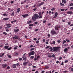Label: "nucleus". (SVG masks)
<instances>
[{
  "label": "nucleus",
  "mask_w": 73,
  "mask_h": 73,
  "mask_svg": "<svg viewBox=\"0 0 73 73\" xmlns=\"http://www.w3.org/2000/svg\"><path fill=\"white\" fill-rule=\"evenodd\" d=\"M39 15L37 14H35L34 16L32 17V19L33 21H35L36 20H37L38 19H39Z\"/></svg>",
  "instance_id": "f257e3e1"
},
{
  "label": "nucleus",
  "mask_w": 73,
  "mask_h": 73,
  "mask_svg": "<svg viewBox=\"0 0 73 73\" xmlns=\"http://www.w3.org/2000/svg\"><path fill=\"white\" fill-rule=\"evenodd\" d=\"M61 48L60 47H53V51L54 52H59L60 51V49Z\"/></svg>",
  "instance_id": "f03ea898"
},
{
  "label": "nucleus",
  "mask_w": 73,
  "mask_h": 73,
  "mask_svg": "<svg viewBox=\"0 0 73 73\" xmlns=\"http://www.w3.org/2000/svg\"><path fill=\"white\" fill-rule=\"evenodd\" d=\"M14 36H15L13 37V40H18L19 41H20V40H21V39L18 36H17L16 35H15Z\"/></svg>",
  "instance_id": "7ed1b4c3"
},
{
  "label": "nucleus",
  "mask_w": 73,
  "mask_h": 73,
  "mask_svg": "<svg viewBox=\"0 0 73 73\" xmlns=\"http://www.w3.org/2000/svg\"><path fill=\"white\" fill-rule=\"evenodd\" d=\"M54 28L55 30L58 31L59 28H60V25H56L55 26Z\"/></svg>",
  "instance_id": "20e7f679"
},
{
  "label": "nucleus",
  "mask_w": 73,
  "mask_h": 73,
  "mask_svg": "<svg viewBox=\"0 0 73 73\" xmlns=\"http://www.w3.org/2000/svg\"><path fill=\"white\" fill-rule=\"evenodd\" d=\"M6 26H7V27L5 28V29H7L8 28H11V24L9 23L7 24L6 25Z\"/></svg>",
  "instance_id": "39448f33"
},
{
  "label": "nucleus",
  "mask_w": 73,
  "mask_h": 73,
  "mask_svg": "<svg viewBox=\"0 0 73 73\" xmlns=\"http://www.w3.org/2000/svg\"><path fill=\"white\" fill-rule=\"evenodd\" d=\"M51 33L52 35H56V32L54 30H52L51 31Z\"/></svg>",
  "instance_id": "423d86ee"
},
{
  "label": "nucleus",
  "mask_w": 73,
  "mask_h": 73,
  "mask_svg": "<svg viewBox=\"0 0 73 73\" xmlns=\"http://www.w3.org/2000/svg\"><path fill=\"white\" fill-rule=\"evenodd\" d=\"M58 12H56L55 13L54 16V17H53V19H54V18H56L57 17V16H58Z\"/></svg>",
  "instance_id": "0eeeda50"
},
{
  "label": "nucleus",
  "mask_w": 73,
  "mask_h": 73,
  "mask_svg": "<svg viewBox=\"0 0 73 73\" xmlns=\"http://www.w3.org/2000/svg\"><path fill=\"white\" fill-rule=\"evenodd\" d=\"M35 54V52L32 51L29 54V56H31V55H34Z\"/></svg>",
  "instance_id": "6e6552de"
},
{
  "label": "nucleus",
  "mask_w": 73,
  "mask_h": 73,
  "mask_svg": "<svg viewBox=\"0 0 73 73\" xmlns=\"http://www.w3.org/2000/svg\"><path fill=\"white\" fill-rule=\"evenodd\" d=\"M39 16V19H42V15L41 14V11H40L38 13Z\"/></svg>",
  "instance_id": "1a4fd4ad"
},
{
  "label": "nucleus",
  "mask_w": 73,
  "mask_h": 73,
  "mask_svg": "<svg viewBox=\"0 0 73 73\" xmlns=\"http://www.w3.org/2000/svg\"><path fill=\"white\" fill-rule=\"evenodd\" d=\"M29 16V15L28 14H25V15H22L24 19L26 17H27Z\"/></svg>",
  "instance_id": "9d476101"
},
{
  "label": "nucleus",
  "mask_w": 73,
  "mask_h": 73,
  "mask_svg": "<svg viewBox=\"0 0 73 73\" xmlns=\"http://www.w3.org/2000/svg\"><path fill=\"white\" fill-rule=\"evenodd\" d=\"M19 30H20V29H14V32H15V33H17V32H19Z\"/></svg>",
  "instance_id": "9b49d317"
},
{
  "label": "nucleus",
  "mask_w": 73,
  "mask_h": 73,
  "mask_svg": "<svg viewBox=\"0 0 73 73\" xmlns=\"http://www.w3.org/2000/svg\"><path fill=\"white\" fill-rule=\"evenodd\" d=\"M1 66H3V68H6V67H7V64H2L1 65Z\"/></svg>",
  "instance_id": "f8f14e48"
},
{
  "label": "nucleus",
  "mask_w": 73,
  "mask_h": 73,
  "mask_svg": "<svg viewBox=\"0 0 73 73\" xmlns=\"http://www.w3.org/2000/svg\"><path fill=\"white\" fill-rule=\"evenodd\" d=\"M9 20V18H5L3 19V20L4 21H6L7 20Z\"/></svg>",
  "instance_id": "ddd939ff"
},
{
  "label": "nucleus",
  "mask_w": 73,
  "mask_h": 73,
  "mask_svg": "<svg viewBox=\"0 0 73 73\" xmlns=\"http://www.w3.org/2000/svg\"><path fill=\"white\" fill-rule=\"evenodd\" d=\"M72 13H73V12L70 11H68L67 12V14H69L70 15H72Z\"/></svg>",
  "instance_id": "4468645a"
},
{
  "label": "nucleus",
  "mask_w": 73,
  "mask_h": 73,
  "mask_svg": "<svg viewBox=\"0 0 73 73\" xmlns=\"http://www.w3.org/2000/svg\"><path fill=\"white\" fill-rule=\"evenodd\" d=\"M62 2L63 4H66V1L65 0H62Z\"/></svg>",
  "instance_id": "2eb2a0df"
},
{
  "label": "nucleus",
  "mask_w": 73,
  "mask_h": 73,
  "mask_svg": "<svg viewBox=\"0 0 73 73\" xmlns=\"http://www.w3.org/2000/svg\"><path fill=\"white\" fill-rule=\"evenodd\" d=\"M17 13H19L20 11V8H18L17 10Z\"/></svg>",
  "instance_id": "dca6fc26"
},
{
  "label": "nucleus",
  "mask_w": 73,
  "mask_h": 73,
  "mask_svg": "<svg viewBox=\"0 0 73 73\" xmlns=\"http://www.w3.org/2000/svg\"><path fill=\"white\" fill-rule=\"evenodd\" d=\"M68 49L67 48H65L64 49V52L65 53H67V52H68Z\"/></svg>",
  "instance_id": "f3484780"
},
{
  "label": "nucleus",
  "mask_w": 73,
  "mask_h": 73,
  "mask_svg": "<svg viewBox=\"0 0 73 73\" xmlns=\"http://www.w3.org/2000/svg\"><path fill=\"white\" fill-rule=\"evenodd\" d=\"M15 47L14 48V50H16L17 49V48H18V46H14Z\"/></svg>",
  "instance_id": "a211bd4d"
},
{
  "label": "nucleus",
  "mask_w": 73,
  "mask_h": 73,
  "mask_svg": "<svg viewBox=\"0 0 73 73\" xmlns=\"http://www.w3.org/2000/svg\"><path fill=\"white\" fill-rule=\"evenodd\" d=\"M32 22V20H31L30 21H27V24H31Z\"/></svg>",
  "instance_id": "6ab92c4d"
},
{
  "label": "nucleus",
  "mask_w": 73,
  "mask_h": 73,
  "mask_svg": "<svg viewBox=\"0 0 73 73\" xmlns=\"http://www.w3.org/2000/svg\"><path fill=\"white\" fill-rule=\"evenodd\" d=\"M13 68H16V65L15 64H14L13 66Z\"/></svg>",
  "instance_id": "aec40b11"
},
{
  "label": "nucleus",
  "mask_w": 73,
  "mask_h": 73,
  "mask_svg": "<svg viewBox=\"0 0 73 73\" xmlns=\"http://www.w3.org/2000/svg\"><path fill=\"white\" fill-rule=\"evenodd\" d=\"M49 49L50 50V51H52L53 50V48L52 47L49 48Z\"/></svg>",
  "instance_id": "412c9836"
},
{
  "label": "nucleus",
  "mask_w": 73,
  "mask_h": 73,
  "mask_svg": "<svg viewBox=\"0 0 73 73\" xmlns=\"http://www.w3.org/2000/svg\"><path fill=\"white\" fill-rule=\"evenodd\" d=\"M8 48H9V46H4V48H5V49H8Z\"/></svg>",
  "instance_id": "4be33fe9"
},
{
  "label": "nucleus",
  "mask_w": 73,
  "mask_h": 73,
  "mask_svg": "<svg viewBox=\"0 0 73 73\" xmlns=\"http://www.w3.org/2000/svg\"><path fill=\"white\" fill-rule=\"evenodd\" d=\"M5 54V53H3L2 54H0V57H3V56H4Z\"/></svg>",
  "instance_id": "5701e85b"
},
{
  "label": "nucleus",
  "mask_w": 73,
  "mask_h": 73,
  "mask_svg": "<svg viewBox=\"0 0 73 73\" xmlns=\"http://www.w3.org/2000/svg\"><path fill=\"white\" fill-rule=\"evenodd\" d=\"M22 58H23V60H27V57H25L24 58V56L22 57Z\"/></svg>",
  "instance_id": "b1692460"
},
{
  "label": "nucleus",
  "mask_w": 73,
  "mask_h": 73,
  "mask_svg": "<svg viewBox=\"0 0 73 73\" xmlns=\"http://www.w3.org/2000/svg\"><path fill=\"white\" fill-rule=\"evenodd\" d=\"M7 56H8V57H9V58H12V56H11V55H10L8 54V55H7Z\"/></svg>",
  "instance_id": "393cba45"
},
{
  "label": "nucleus",
  "mask_w": 73,
  "mask_h": 73,
  "mask_svg": "<svg viewBox=\"0 0 73 73\" xmlns=\"http://www.w3.org/2000/svg\"><path fill=\"white\" fill-rule=\"evenodd\" d=\"M3 35H7V33L5 32H3Z\"/></svg>",
  "instance_id": "a878e982"
},
{
  "label": "nucleus",
  "mask_w": 73,
  "mask_h": 73,
  "mask_svg": "<svg viewBox=\"0 0 73 73\" xmlns=\"http://www.w3.org/2000/svg\"><path fill=\"white\" fill-rule=\"evenodd\" d=\"M18 54H19V52H16L15 54V56H17Z\"/></svg>",
  "instance_id": "bb28decb"
},
{
  "label": "nucleus",
  "mask_w": 73,
  "mask_h": 73,
  "mask_svg": "<svg viewBox=\"0 0 73 73\" xmlns=\"http://www.w3.org/2000/svg\"><path fill=\"white\" fill-rule=\"evenodd\" d=\"M35 50V48H31L30 49L31 51H32V50Z\"/></svg>",
  "instance_id": "cd10ccee"
},
{
  "label": "nucleus",
  "mask_w": 73,
  "mask_h": 73,
  "mask_svg": "<svg viewBox=\"0 0 73 73\" xmlns=\"http://www.w3.org/2000/svg\"><path fill=\"white\" fill-rule=\"evenodd\" d=\"M56 43V42L55 41H53L52 43H51V44H55Z\"/></svg>",
  "instance_id": "c85d7f7f"
},
{
  "label": "nucleus",
  "mask_w": 73,
  "mask_h": 73,
  "mask_svg": "<svg viewBox=\"0 0 73 73\" xmlns=\"http://www.w3.org/2000/svg\"><path fill=\"white\" fill-rule=\"evenodd\" d=\"M27 64H28V63L27 62H25L24 63H23V65H27Z\"/></svg>",
  "instance_id": "c756f323"
},
{
  "label": "nucleus",
  "mask_w": 73,
  "mask_h": 73,
  "mask_svg": "<svg viewBox=\"0 0 73 73\" xmlns=\"http://www.w3.org/2000/svg\"><path fill=\"white\" fill-rule=\"evenodd\" d=\"M60 4L61 6H64V4H62V3H60Z\"/></svg>",
  "instance_id": "7c9ffc66"
},
{
  "label": "nucleus",
  "mask_w": 73,
  "mask_h": 73,
  "mask_svg": "<svg viewBox=\"0 0 73 73\" xmlns=\"http://www.w3.org/2000/svg\"><path fill=\"white\" fill-rule=\"evenodd\" d=\"M66 41L65 40H64L62 42V44H65V43H66Z\"/></svg>",
  "instance_id": "2f4dec72"
},
{
  "label": "nucleus",
  "mask_w": 73,
  "mask_h": 73,
  "mask_svg": "<svg viewBox=\"0 0 73 73\" xmlns=\"http://www.w3.org/2000/svg\"><path fill=\"white\" fill-rule=\"evenodd\" d=\"M7 15H8L7 14L6 15V13H4L3 14V16H7Z\"/></svg>",
  "instance_id": "473e14b6"
},
{
  "label": "nucleus",
  "mask_w": 73,
  "mask_h": 73,
  "mask_svg": "<svg viewBox=\"0 0 73 73\" xmlns=\"http://www.w3.org/2000/svg\"><path fill=\"white\" fill-rule=\"evenodd\" d=\"M33 58H34V56H31V57H30V58L31 59H33Z\"/></svg>",
  "instance_id": "72a5a7b5"
},
{
  "label": "nucleus",
  "mask_w": 73,
  "mask_h": 73,
  "mask_svg": "<svg viewBox=\"0 0 73 73\" xmlns=\"http://www.w3.org/2000/svg\"><path fill=\"white\" fill-rule=\"evenodd\" d=\"M60 11H65V9H60Z\"/></svg>",
  "instance_id": "f704fd0d"
},
{
  "label": "nucleus",
  "mask_w": 73,
  "mask_h": 73,
  "mask_svg": "<svg viewBox=\"0 0 73 73\" xmlns=\"http://www.w3.org/2000/svg\"><path fill=\"white\" fill-rule=\"evenodd\" d=\"M57 42H58V43H60L61 42V41L60 40H58L57 41Z\"/></svg>",
  "instance_id": "c9c22d12"
},
{
  "label": "nucleus",
  "mask_w": 73,
  "mask_h": 73,
  "mask_svg": "<svg viewBox=\"0 0 73 73\" xmlns=\"http://www.w3.org/2000/svg\"><path fill=\"white\" fill-rule=\"evenodd\" d=\"M40 4L41 5H43V4H45V3H44V2H41Z\"/></svg>",
  "instance_id": "e433bc0d"
},
{
  "label": "nucleus",
  "mask_w": 73,
  "mask_h": 73,
  "mask_svg": "<svg viewBox=\"0 0 73 73\" xmlns=\"http://www.w3.org/2000/svg\"><path fill=\"white\" fill-rule=\"evenodd\" d=\"M6 30V32H9V29H5Z\"/></svg>",
  "instance_id": "4c0bfd02"
},
{
  "label": "nucleus",
  "mask_w": 73,
  "mask_h": 73,
  "mask_svg": "<svg viewBox=\"0 0 73 73\" xmlns=\"http://www.w3.org/2000/svg\"><path fill=\"white\" fill-rule=\"evenodd\" d=\"M66 40L67 42H70V40H69V39H66Z\"/></svg>",
  "instance_id": "58836bf2"
},
{
  "label": "nucleus",
  "mask_w": 73,
  "mask_h": 73,
  "mask_svg": "<svg viewBox=\"0 0 73 73\" xmlns=\"http://www.w3.org/2000/svg\"><path fill=\"white\" fill-rule=\"evenodd\" d=\"M73 3H71L69 5V6H73Z\"/></svg>",
  "instance_id": "ea45409f"
},
{
  "label": "nucleus",
  "mask_w": 73,
  "mask_h": 73,
  "mask_svg": "<svg viewBox=\"0 0 73 73\" xmlns=\"http://www.w3.org/2000/svg\"><path fill=\"white\" fill-rule=\"evenodd\" d=\"M15 15V13L14 12H13L11 14V16H13Z\"/></svg>",
  "instance_id": "a19ab883"
},
{
  "label": "nucleus",
  "mask_w": 73,
  "mask_h": 73,
  "mask_svg": "<svg viewBox=\"0 0 73 73\" xmlns=\"http://www.w3.org/2000/svg\"><path fill=\"white\" fill-rule=\"evenodd\" d=\"M44 12H45L44 11H42V13L41 12V15H43V13H44Z\"/></svg>",
  "instance_id": "79ce46f5"
},
{
  "label": "nucleus",
  "mask_w": 73,
  "mask_h": 73,
  "mask_svg": "<svg viewBox=\"0 0 73 73\" xmlns=\"http://www.w3.org/2000/svg\"><path fill=\"white\" fill-rule=\"evenodd\" d=\"M11 49H12V47H10L9 48H8L7 50H11Z\"/></svg>",
  "instance_id": "37998d69"
},
{
  "label": "nucleus",
  "mask_w": 73,
  "mask_h": 73,
  "mask_svg": "<svg viewBox=\"0 0 73 73\" xmlns=\"http://www.w3.org/2000/svg\"><path fill=\"white\" fill-rule=\"evenodd\" d=\"M35 31H38V30L37 29H36L35 30Z\"/></svg>",
  "instance_id": "c03bdc74"
},
{
  "label": "nucleus",
  "mask_w": 73,
  "mask_h": 73,
  "mask_svg": "<svg viewBox=\"0 0 73 73\" xmlns=\"http://www.w3.org/2000/svg\"><path fill=\"white\" fill-rule=\"evenodd\" d=\"M70 9L71 10H73V7H71L70 8Z\"/></svg>",
  "instance_id": "a18cd8bd"
},
{
  "label": "nucleus",
  "mask_w": 73,
  "mask_h": 73,
  "mask_svg": "<svg viewBox=\"0 0 73 73\" xmlns=\"http://www.w3.org/2000/svg\"><path fill=\"white\" fill-rule=\"evenodd\" d=\"M29 27H31V26H33V24H30L29 25Z\"/></svg>",
  "instance_id": "49530a36"
},
{
  "label": "nucleus",
  "mask_w": 73,
  "mask_h": 73,
  "mask_svg": "<svg viewBox=\"0 0 73 73\" xmlns=\"http://www.w3.org/2000/svg\"><path fill=\"white\" fill-rule=\"evenodd\" d=\"M46 7H43L42 9H46Z\"/></svg>",
  "instance_id": "de8ad7c7"
},
{
  "label": "nucleus",
  "mask_w": 73,
  "mask_h": 73,
  "mask_svg": "<svg viewBox=\"0 0 73 73\" xmlns=\"http://www.w3.org/2000/svg\"><path fill=\"white\" fill-rule=\"evenodd\" d=\"M40 58V56H38L37 57V60H38V58Z\"/></svg>",
  "instance_id": "09e8293b"
},
{
  "label": "nucleus",
  "mask_w": 73,
  "mask_h": 73,
  "mask_svg": "<svg viewBox=\"0 0 73 73\" xmlns=\"http://www.w3.org/2000/svg\"><path fill=\"white\" fill-rule=\"evenodd\" d=\"M68 62V60H66L64 61L65 63H66Z\"/></svg>",
  "instance_id": "8fccbe9b"
},
{
  "label": "nucleus",
  "mask_w": 73,
  "mask_h": 73,
  "mask_svg": "<svg viewBox=\"0 0 73 73\" xmlns=\"http://www.w3.org/2000/svg\"><path fill=\"white\" fill-rule=\"evenodd\" d=\"M51 11H54L55 10V9L54 8H53L51 9Z\"/></svg>",
  "instance_id": "3c124183"
},
{
  "label": "nucleus",
  "mask_w": 73,
  "mask_h": 73,
  "mask_svg": "<svg viewBox=\"0 0 73 73\" xmlns=\"http://www.w3.org/2000/svg\"><path fill=\"white\" fill-rule=\"evenodd\" d=\"M68 25H70V24H71L70 22H68Z\"/></svg>",
  "instance_id": "603ef678"
},
{
  "label": "nucleus",
  "mask_w": 73,
  "mask_h": 73,
  "mask_svg": "<svg viewBox=\"0 0 73 73\" xmlns=\"http://www.w3.org/2000/svg\"><path fill=\"white\" fill-rule=\"evenodd\" d=\"M46 69H49V67L48 66H46Z\"/></svg>",
  "instance_id": "864d4df0"
},
{
  "label": "nucleus",
  "mask_w": 73,
  "mask_h": 73,
  "mask_svg": "<svg viewBox=\"0 0 73 73\" xmlns=\"http://www.w3.org/2000/svg\"><path fill=\"white\" fill-rule=\"evenodd\" d=\"M37 58H34V61H37Z\"/></svg>",
  "instance_id": "5fc2aeb1"
},
{
  "label": "nucleus",
  "mask_w": 73,
  "mask_h": 73,
  "mask_svg": "<svg viewBox=\"0 0 73 73\" xmlns=\"http://www.w3.org/2000/svg\"><path fill=\"white\" fill-rule=\"evenodd\" d=\"M39 43V40H37L36 41V44H38V43Z\"/></svg>",
  "instance_id": "6e6d98bb"
},
{
  "label": "nucleus",
  "mask_w": 73,
  "mask_h": 73,
  "mask_svg": "<svg viewBox=\"0 0 73 73\" xmlns=\"http://www.w3.org/2000/svg\"><path fill=\"white\" fill-rule=\"evenodd\" d=\"M37 10V8H35L33 9V10L34 11H36Z\"/></svg>",
  "instance_id": "4d7b16f0"
},
{
  "label": "nucleus",
  "mask_w": 73,
  "mask_h": 73,
  "mask_svg": "<svg viewBox=\"0 0 73 73\" xmlns=\"http://www.w3.org/2000/svg\"><path fill=\"white\" fill-rule=\"evenodd\" d=\"M14 3V2L12 1H11V4H13Z\"/></svg>",
  "instance_id": "13d9d810"
},
{
  "label": "nucleus",
  "mask_w": 73,
  "mask_h": 73,
  "mask_svg": "<svg viewBox=\"0 0 73 73\" xmlns=\"http://www.w3.org/2000/svg\"><path fill=\"white\" fill-rule=\"evenodd\" d=\"M19 61H21V60H22V58H20L19 59Z\"/></svg>",
  "instance_id": "bf43d9fd"
},
{
  "label": "nucleus",
  "mask_w": 73,
  "mask_h": 73,
  "mask_svg": "<svg viewBox=\"0 0 73 73\" xmlns=\"http://www.w3.org/2000/svg\"><path fill=\"white\" fill-rule=\"evenodd\" d=\"M50 46H47V47H46V49H48L49 48Z\"/></svg>",
  "instance_id": "052dcab7"
},
{
  "label": "nucleus",
  "mask_w": 73,
  "mask_h": 73,
  "mask_svg": "<svg viewBox=\"0 0 73 73\" xmlns=\"http://www.w3.org/2000/svg\"><path fill=\"white\" fill-rule=\"evenodd\" d=\"M10 68L9 67V66H8L7 68V69H9Z\"/></svg>",
  "instance_id": "680f3d73"
},
{
  "label": "nucleus",
  "mask_w": 73,
  "mask_h": 73,
  "mask_svg": "<svg viewBox=\"0 0 73 73\" xmlns=\"http://www.w3.org/2000/svg\"><path fill=\"white\" fill-rule=\"evenodd\" d=\"M61 65H64V62H62Z\"/></svg>",
  "instance_id": "e2e57ef3"
},
{
  "label": "nucleus",
  "mask_w": 73,
  "mask_h": 73,
  "mask_svg": "<svg viewBox=\"0 0 73 73\" xmlns=\"http://www.w3.org/2000/svg\"><path fill=\"white\" fill-rule=\"evenodd\" d=\"M48 57H50V58H51L52 57V55H48Z\"/></svg>",
  "instance_id": "0e129e2a"
},
{
  "label": "nucleus",
  "mask_w": 73,
  "mask_h": 73,
  "mask_svg": "<svg viewBox=\"0 0 73 73\" xmlns=\"http://www.w3.org/2000/svg\"><path fill=\"white\" fill-rule=\"evenodd\" d=\"M71 72H73V68H71Z\"/></svg>",
  "instance_id": "69168bd1"
},
{
  "label": "nucleus",
  "mask_w": 73,
  "mask_h": 73,
  "mask_svg": "<svg viewBox=\"0 0 73 73\" xmlns=\"http://www.w3.org/2000/svg\"><path fill=\"white\" fill-rule=\"evenodd\" d=\"M45 72V71L44 70H43V71H42V72H41V73H44Z\"/></svg>",
  "instance_id": "338daca9"
},
{
  "label": "nucleus",
  "mask_w": 73,
  "mask_h": 73,
  "mask_svg": "<svg viewBox=\"0 0 73 73\" xmlns=\"http://www.w3.org/2000/svg\"><path fill=\"white\" fill-rule=\"evenodd\" d=\"M43 42H45V39H43L42 40Z\"/></svg>",
  "instance_id": "774afa93"
}]
</instances>
